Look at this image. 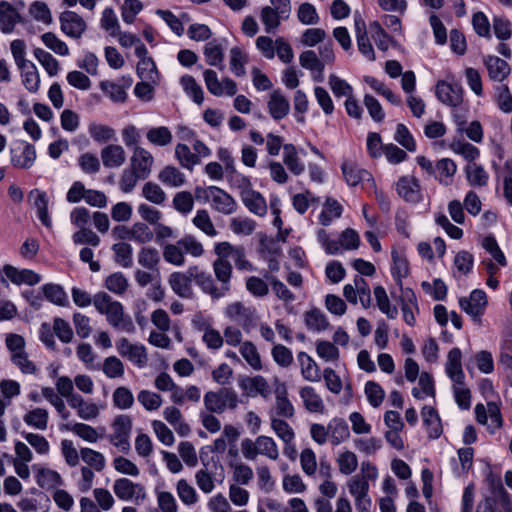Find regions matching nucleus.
I'll return each mask as SVG.
<instances>
[{"mask_svg":"<svg viewBox=\"0 0 512 512\" xmlns=\"http://www.w3.org/2000/svg\"><path fill=\"white\" fill-rule=\"evenodd\" d=\"M95 309L106 317L108 324L116 330L133 334L136 330L131 317L125 313L121 302L114 300L109 294L99 292L93 296Z\"/></svg>","mask_w":512,"mask_h":512,"instance_id":"obj_1","label":"nucleus"},{"mask_svg":"<svg viewBox=\"0 0 512 512\" xmlns=\"http://www.w3.org/2000/svg\"><path fill=\"white\" fill-rule=\"evenodd\" d=\"M195 198L199 202L209 203L214 210L224 215L233 214L237 209L235 199L217 186L196 187Z\"/></svg>","mask_w":512,"mask_h":512,"instance_id":"obj_2","label":"nucleus"},{"mask_svg":"<svg viewBox=\"0 0 512 512\" xmlns=\"http://www.w3.org/2000/svg\"><path fill=\"white\" fill-rule=\"evenodd\" d=\"M213 252L216 255L215 260L212 262L214 277L220 283L221 291L227 295L231 290L233 266L229 261L222 242L214 244Z\"/></svg>","mask_w":512,"mask_h":512,"instance_id":"obj_3","label":"nucleus"},{"mask_svg":"<svg viewBox=\"0 0 512 512\" xmlns=\"http://www.w3.org/2000/svg\"><path fill=\"white\" fill-rule=\"evenodd\" d=\"M204 405L211 413H223L226 409L234 410L240 400L236 391L230 388H222L219 391H209L204 395Z\"/></svg>","mask_w":512,"mask_h":512,"instance_id":"obj_4","label":"nucleus"},{"mask_svg":"<svg viewBox=\"0 0 512 512\" xmlns=\"http://www.w3.org/2000/svg\"><path fill=\"white\" fill-rule=\"evenodd\" d=\"M476 421L483 426H486L490 434H495L496 431L503 427L504 421L501 414L500 403L487 402L485 406L482 403L476 404L474 408Z\"/></svg>","mask_w":512,"mask_h":512,"instance_id":"obj_5","label":"nucleus"},{"mask_svg":"<svg viewBox=\"0 0 512 512\" xmlns=\"http://www.w3.org/2000/svg\"><path fill=\"white\" fill-rule=\"evenodd\" d=\"M291 14V4L288 2H276L261 8L260 19L267 33H274L281 25L282 20H287Z\"/></svg>","mask_w":512,"mask_h":512,"instance_id":"obj_6","label":"nucleus"},{"mask_svg":"<svg viewBox=\"0 0 512 512\" xmlns=\"http://www.w3.org/2000/svg\"><path fill=\"white\" fill-rule=\"evenodd\" d=\"M112 489L116 497L122 501L141 504L147 499L145 486L128 478L116 479Z\"/></svg>","mask_w":512,"mask_h":512,"instance_id":"obj_7","label":"nucleus"},{"mask_svg":"<svg viewBox=\"0 0 512 512\" xmlns=\"http://www.w3.org/2000/svg\"><path fill=\"white\" fill-rule=\"evenodd\" d=\"M132 418L129 415H118L112 422V433L109 435L110 443L121 452L130 450V435L132 431Z\"/></svg>","mask_w":512,"mask_h":512,"instance_id":"obj_8","label":"nucleus"},{"mask_svg":"<svg viewBox=\"0 0 512 512\" xmlns=\"http://www.w3.org/2000/svg\"><path fill=\"white\" fill-rule=\"evenodd\" d=\"M203 80L208 92L216 97H232L237 93V83L233 79L229 77L219 79L216 71L212 69H204Z\"/></svg>","mask_w":512,"mask_h":512,"instance_id":"obj_9","label":"nucleus"},{"mask_svg":"<svg viewBox=\"0 0 512 512\" xmlns=\"http://www.w3.org/2000/svg\"><path fill=\"white\" fill-rule=\"evenodd\" d=\"M347 488L354 499L357 512H371L372 499L369 496V483L359 475H355L348 479Z\"/></svg>","mask_w":512,"mask_h":512,"instance_id":"obj_10","label":"nucleus"},{"mask_svg":"<svg viewBox=\"0 0 512 512\" xmlns=\"http://www.w3.org/2000/svg\"><path fill=\"white\" fill-rule=\"evenodd\" d=\"M435 95L444 105L457 108L463 102L464 90L460 83L451 80H439L435 86Z\"/></svg>","mask_w":512,"mask_h":512,"instance_id":"obj_11","label":"nucleus"},{"mask_svg":"<svg viewBox=\"0 0 512 512\" xmlns=\"http://www.w3.org/2000/svg\"><path fill=\"white\" fill-rule=\"evenodd\" d=\"M115 346L118 354L136 367L144 368L147 365L148 354L143 344L139 342L132 343L127 338L121 337L116 341Z\"/></svg>","mask_w":512,"mask_h":512,"instance_id":"obj_12","label":"nucleus"},{"mask_svg":"<svg viewBox=\"0 0 512 512\" xmlns=\"http://www.w3.org/2000/svg\"><path fill=\"white\" fill-rule=\"evenodd\" d=\"M345 299L356 305L358 301L363 308H369L371 305V290L368 282L362 276H356L353 283H348L343 287Z\"/></svg>","mask_w":512,"mask_h":512,"instance_id":"obj_13","label":"nucleus"},{"mask_svg":"<svg viewBox=\"0 0 512 512\" xmlns=\"http://www.w3.org/2000/svg\"><path fill=\"white\" fill-rule=\"evenodd\" d=\"M458 302L460 308L477 322L481 321L488 305L487 295L481 289H474L468 297H460Z\"/></svg>","mask_w":512,"mask_h":512,"instance_id":"obj_14","label":"nucleus"},{"mask_svg":"<svg viewBox=\"0 0 512 512\" xmlns=\"http://www.w3.org/2000/svg\"><path fill=\"white\" fill-rule=\"evenodd\" d=\"M394 187L397 195L407 203L415 205L423 201L421 185L415 176H401Z\"/></svg>","mask_w":512,"mask_h":512,"instance_id":"obj_15","label":"nucleus"},{"mask_svg":"<svg viewBox=\"0 0 512 512\" xmlns=\"http://www.w3.org/2000/svg\"><path fill=\"white\" fill-rule=\"evenodd\" d=\"M11 164L20 169H29L36 160L35 147L27 141L18 140L10 147Z\"/></svg>","mask_w":512,"mask_h":512,"instance_id":"obj_16","label":"nucleus"},{"mask_svg":"<svg viewBox=\"0 0 512 512\" xmlns=\"http://www.w3.org/2000/svg\"><path fill=\"white\" fill-rule=\"evenodd\" d=\"M224 313L227 318L236 322L246 332H249L254 326L256 311L242 302L237 301L227 305Z\"/></svg>","mask_w":512,"mask_h":512,"instance_id":"obj_17","label":"nucleus"},{"mask_svg":"<svg viewBox=\"0 0 512 512\" xmlns=\"http://www.w3.org/2000/svg\"><path fill=\"white\" fill-rule=\"evenodd\" d=\"M189 273L190 276H192V281L195 282L203 293L211 296L213 299L226 296V294L221 291V287L216 285L215 279L209 272L200 269L197 265H193L189 267Z\"/></svg>","mask_w":512,"mask_h":512,"instance_id":"obj_18","label":"nucleus"},{"mask_svg":"<svg viewBox=\"0 0 512 512\" xmlns=\"http://www.w3.org/2000/svg\"><path fill=\"white\" fill-rule=\"evenodd\" d=\"M227 42L226 38H214L204 45L203 55L205 62L209 66L216 67L221 71L224 69V55Z\"/></svg>","mask_w":512,"mask_h":512,"instance_id":"obj_19","label":"nucleus"},{"mask_svg":"<svg viewBox=\"0 0 512 512\" xmlns=\"http://www.w3.org/2000/svg\"><path fill=\"white\" fill-rule=\"evenodd\" d=\"M153 164L154 158L151 152L141 146H137L133 149L130 158V169L140 176L141 180H145L149 177Z\"/></svg>","mask_w":512,"mask_h":512,"instance_id":"obj_20","label":"nucleus"},{"mask_svg":"<svg viewBox=\"0 0 512 512\" xmlns=\"http://www.w3.org/2000/svg\"><path fill=\"white\" fill-rule=\"evenodd\" d=\"M60 28L66 36L78 39L86 30V22L77 13L68 10L60 15Z\"/></svg>","mask_w":512,"mask_h":512,"instance_id":"obj_21","label":"nucleus"},{"mask_svg":"<svg viewBox=\"0 0 512 512\" xmlns=\"http://www.w3.org/2000/svg\"><path fill=\"white\" fill-rule=\"evenodd\" d=\"M299 397L304 409L309 413L324 414L326 406L320 393L313 386L305 385L299 388Z\"/></svg>","mask_w":512,"mask_h":512,"instance_id":"obj_22","label":"nucleus"},{"mask_svg":"<svg viewBox=\"0 0 512 512\" xmlns=\"http://www.w3.org/2000/svg\"><path fill=\"white\" fill-rule=\"evenodd\" d=\"M192 276L189 268L186 272H173L168 277V284L172 291L179 297L189 299L193 296Z\"/></svg>","mask_w":512,"mask_h":512,"instance_id":"obj_23","label":"nucleus"},{"mask_svg":"<svg viewBox=\"0 0 512 512\" xmlns=\"http://www.w3.org/2000/svg\"><path fill=\"white\" fill-rule=\"evenodd\" d=\"M300 65L310 71L313 81L321 83L324 81V65L313 50H306L299 56Z\"/></svg>","mask_w":512,"mask_h":512,"instance_id":"obj_24","label":"nucleus"},{"mask_svg":"<svg viewBox=\"0 0 512 512\" xmlns=\"http://www.w3.org/2000/svg\"><path fill=\"white\" fill-rule=\"evenodd\" d=\"M275 393V413L279 418L291 419L295 415V408L288 398V390L284 383H278Z\"/></svg>","mask_w":512,"mask_h":512,"instance_id":"obj_25","label":"nucleus"},{"mask_svg":"<svg viewBox=\"0 0 512 512\" xmlns=\"http://www.w3.org/2000/svg\"><path fill=\"white\" fill-rule=\"evenodd\" d=\"M124 83H117L109 80L100 82V89L114 103H125L127 100V89L132 84L131 77L123 78Z\"/></svg>","mask_w":512,"mask_h":512,"instance_id":"obj_26","label":"nucleus"},{"mask_svg":"<svg viewBox=\"0 0 512 512\" xmlns=\"http://www.w3.org/2000/svg\"><path fill=\"white\" fill-rule=\"evenodd\" d=\"M3 272L5 276L16 285H29L33 286L41 281L39 274L30 269H17L12 265H4Z\"/></svg>","mask_w":512,"mask_h":512,"instance_id":"obj_27","label":"nucleus"},{"mask_svg":"<svg viewBox=\"0 0 512 512\" xmlns=\"http://www.w3.org/2000/svg\"><path fill=\"white\" fill-rule=\"evenodd\" d=\"M29 201H31L33 207L36 209L38 219L47 228L52 227V220L48 213V196L46 192L33 189L28 195Z\"/></svg>","mask_w":512,"mask_h":512,"instance_id":"obj_28","label":"nucleus"},{"mask_svg":"<svg viewBox=\"0 0 512 512\" xmlns=\"http://www.w3.org/2000/svg\"><path fill=\"white\" fill-rule=\"evenodd\" d=\"M462 353L459 348H452L447 355L445 372L452 383L461 384L465 380V374L462 368Z\"/></svg>","mask_w":512,"mask_h":512,"instance_id":"obj_29","label":"nucleus"},{"mask_svg":"<svg viewBox=\"0 0 512 512\" xmlns=\"http://www.w3.org/2000/svg\"><path fill=\"white\" fill-rule=\"evenodd\" d=\"M401 310L403 319L409 326H414L416 323L415 311L419 310L417 297L414 291L410 288H401L400 296Z\"/></svg>","mask_w":512,"mask_h":512,"instance_id":"obj_30","label":"nucleus"},{"mask_svg":"<svg viewBox=\"0 0 512 512\" xmlns=\"http://www.w3.org/2000/svg\"><path fill=\"white\" fill-rule=\"evenodd\" d=\"M267 107L270 116L274 120L285 118L290 111V103L280 90H274L270 93Z\"/></svg>","mask_w":512,"mask_h":512,"instance_id":"obj_31","label":"nucleus"},{"mask_svg":"<svg viewBox=\"0 0 512 512\" xmlns=\"http://www.w3.org/2000/svg\"><path fill=\"white\" fill-rule=\"evenodd\" d=\"M239 386L252 397L261 395L263 398H268L271 394L270 385L267 380L260 375L243 379Z\"/></svg>","mask_w":512,"mask_h":512,"instance_id":"obj_32","label":"nucleus"},{"mask_svg":"<svg viewBox=\"0 0 512 512\" xmlns=\"http://www.w3.org/2000/svg\"><path fill=\"white\" fill-rule=\"evenodd\" d=\"M421 416L428 437L438 439L443 433V428L437 411L431 406H424L421 410Z\"/></svg>","mask_w":512,"mask_h":512,"instance_id":"obj_33","label":"nucleus"},{"mask_svg":"<svg viewBox=\"0 0 512 512\" xmlns=\"http://www.w3.org/2000/svg\"><path fill=\"white\" fill-rule=\"evenodd\" d=\"M69 406L74 409L77 416L84 421L95 420L103 408V406L92 401H85L81 395L74 397V401Z\"/></svg>","mask_w":512,"mask_h":512,"instance_id":"obj_34","label":"nucleus"},{"mask_svg":"<svg viewBox=\"0 0 512 512\" xmlns=\"http://www.w3.org/2000/svg\"><path fill=\"white\" fill-rule=\"evenodd\" d=\"M297 361L304 380L309 382H319L321 380L320 368L309 354L303 351L299 352Z\"/></svg>","mask_w":512,"mask_h":512,"instance_id":"obj_35","label":"nucleus"},{"mask_svg":"<svg viewBox=\"0 0 512 512\" xmlns=\"http://www.w3.org/2000/svg\"><path fill=\"white\" fill-rule=\"evenodd\" d=\"M329 441L338 446L350 437L349 426L343 418L334 417L328 422Z\"/></svg>","mask_w":512,"mask_h":512,"instance_id":"obj_36","label":"nucleus"},{"mask_svg":"<svg viewBox=\"0 0 512 512\" xmlns=\"http://www.w3.org/2000/svg\"><path fill=\"white\" fill-rule=\"evenodd\" d=\"M21 20V16L7 1H0V30L3 33H11L14 27Z\"/></svg>","mask_w":512,"mask_h":512,"instance_id":"obj_37","label":"nucleus"},{"mask_svg":"<svg viewBox=\"0 0 512 512\" xmlns=\"http://www.w3.org/2000/svg\"><path fill=\"white\" fill-rule=\"evenodd\" d=\"M484 64L490 79L493 81L502 82L510 74L509 64L497 56H487Z\"/></svg>","mask_w":512,"mask_h":512,"instance_id":"obj_38","label":"nucleus"},{"mask_svg":"<svg viewBox=\"0 0 512 512\" xmlns=\"http://www.w3.org/2000/svg\"><path fill=\"white\" fill-rule=\"evenodd\" d=\"M341 169L343 177L349 186H356L364 180L373 181L372 175L367 170L360 168L352 161L343 162Z\"/></svg>","mask_w":512,"mask_h":512,"instance_id":"obj_39","label":"nucleus"},{"mask_svg":"<svg viewBox=\"0 0 512 512\" xmlns=\"http://www.w3.org/2000/svg\"><path fill=\"white\" fill-rule=\"evenodd\" d=\"M103 165L107 168H118L125 163L126 153L121 145L110 144L101 150Z\"/></svg>","mask_w":512,"mask_h":512,"instance_id":"obj_40","label":"nucleus"},{"mask_svg":"<svg viewBox=\"0 0 512 512\" xmlns=\"http://www.w3.org/2000/svg\"><path fill=\"white\" fill-rule=\"evenodd\" d=\"M33 469L36 473V482L40 487L53 489L62 485V477L57 471L40 465H34Z\"/></svg>","mask_w":512,"mask_h":512,"instance_id":"obj_41","label":"nucleus"},{"mask_svg":"<svg viewBox=\"0 0 512 512\" xmlns=\"http://www.w3.org/2000/svg\"><path fill=\"white\" fill-rule=\"evenodd\" d=\"M271 429L276 436L285 444L284 452L288 454L289 446L294 443L295 432L291 425L279 417H271Z\"/></svg>","mask_w":512,"mask_h":512,"instance_id":"obj_42","label":"nucleus"},{"mask_svg":"<svg viewBox=\"0 0 512 512\" xmlns=\"http://www.w3.org/2000/svg\"><path fill=\"white\" fill-rule=\"evenodd\" d=\"M323 379L326 388L333 394L339 395L340 392L345 388L346 393L349 397L352 395L351 384L347 381H343L341 377L335 372L334 369L327 367L323 370Z\"/></svg>","mask_w":512,"mask_h":512,"instance_id":"obj_43","label":"nucleus"},{"mask_svg":"<svg viewBox=\"0 0 512 512\" xmlns=\"http://www.w3.org/2000/svg\"><path fill=\"white\" fill-rule=\"evenodd\" d=\"M241 200L245 207L253 214L263 217L267 214V203L264 196L252 189L241 196Z\"/></svg>","mask_w":512,"mask_h":512,"instance_id":"obj_44","label":"nucleus"},{"mask_svg":"<svg viewBox=\"0 0 512 512\" xmlns=\"http://www.w3.org/2000/svg\"><path fill=\"white\" fill-rule=\"evenodd\" d=\"M283 164L295 176H299L305 171V164L298 156L297 149L293 144H284Z\"/></svg>","mask_w":512,"mask_h":512,"instance_id":"obj_45","label":"nucleus"},{"mask_svg":"<svg viewBox=\"0 0 512 512\" xmlns=\"http://www.w3.org/2000/svg\"><path fill=\"white\" fill-rule=\"evenodd\" d=\"M164 419L182 437L190 433V426L184 421L181 411L175 406H168L163 410Z\"/></svg>","mask_w":512,"mask_h":512,"instance_id":"obj_46","label":"nucleus"},{"mask_svg":"<svg viewBox=\"0 0 512 512\" xmlns=\"http://www.w3.org/2000/svg\"><path fill=\"white\" fill-rule=\"evenodd\" d=\"M224 248L228 254V258L234 261L238 270L253 271L254 267L251 262L246 258L245 250L241 246H234L228 241H222Z\"/></svg>","mask_w":512,"mask_h":512,"instance_id":"obj_47","label":"nucleus"},{"mask_svg":"<svg viewBox=\"0 0 512 512\" xmlns=\"http://www.w3.org/2000/svg\"><path fill=\"white\" fill-rule=\"evenodd\" d=\"M436 179L440 184L448 186L453 182V177L457 172L456 163L450 158L440 159L436 165Z\"/></svg>","mask_w":512,"mask_h":512,"instance_id":"obj_48","label":"nucleus"},{"mask_svg":"<svg viewBox=\"0 0 512 512\" xmlns=\"http://www.w3.org/2000/svg\"><path fill=\"white\" fill-rule=\"evenodd\" d=\"M147 141L156 147H165L172 143L173 135L166 126L151 127L146 132Z\"/></svg>","mask_w":512,"mask_h":512,"instance_id":"obj_49","label":"nucleus"},{"mask_svg":"<svg viewBox=\"0 0 512 512\" xmlns=\"http://www.w3.org/2000/svg\"><path fill=\"white\" fill-rule=\"evenodd\" d=\"M23 421L29 427L45 431L48 427L49 413L46 409L37 407L26 412Z\"/></svg>","mask_w":512,"mask_h":512,"instance_id":"obj_50","label":"nucleus"},{"mask_svg":"<svg viewBox=\"0 0 512 512\" xmlns=\"http://www.w3.org/2000/svg\"><path fill=\"white\" fill-rule=\"evenodd\" d=\"M466 179L473 187H485L489 181V174L483 166L477 163H468L465 167Z\"/></svg>","mask_w":512,"mask_h":512,"instance_id":"obj_51","label":"nucleus"},{"mask_svg":"<svg viewBox=\"0 0 512 512\" xmlns=\"http://www.w3.org/2000/svg\"><path fill=\"white\" fill-rule=\"evenodd\" d=\"M158 179L165 186L177 188L185 184L186 178L177 167L165 166L158 174Z\"/></svg>","mask_w":512,"mask_h":512,"instance_id":"obj_52","label":"nucleus"},{"mask_svg":"<svg viewBox=\"0 0 512 512\" xmlns=\"http://www.w3.org/2000/svg\"><path fill=\"white\" fill-rule=\"evenodd\" d=\"M343 207L332 198H327L323 204V209L319 214V222L323 226H329L333 220L341 217Z\"/></svg>","mask_w":512,"mask_h":512,"instance_id":"obj_53","label":"nucleus"},{"mask_svg":"<svg viewBox=\"0 0 512 512\" xmlns=\"http://www.w3.org/2000/svg\"><path fill=\"white\" fill-rule=\"evenodd\" d=\"M81 460L85 463L84 466H87L97 472H101L106 467V458L105 456L92 448L82 447L80 449Z\"/></svg>","mask_w":512,"mask_h":512,"instance_id":"obj_54","label":"nucleus"},{"mask_svg":"<svg viewBox=\"0 0 512 512\" xmlns=\"http://www.w3.org/2000/svg\"><path fill=\"white\" fill-rule=\"evenodd\" d=\"M88 133L95 142L106 143L116 140L115 130L106 124L90 122L88 125Z\"/></svg>","mask_w":512,"mask_h":512,"instance_id":"obj_55","label":"nucleus"},{"mask_svg":"<svg viewBox=\"0 0 512 512\" xmlns=\"http://www.w3.org/2000/svg\"><path fill=\"white\" fill-rule=\"evenodd\" d=\"M364 81L368 84L376 93L383 96L389 103L395 106H400L402 101L400 96L396 95L386 84L375 77L365 76Z\"/></svg>","mask_w":512,"mask_h":512,"instance_id":"obj_56","label":"nucleus"},{"mask_svg":"<svg viewBox=\"0 0 512 512\" xmlns=\"http://www.w3.org/2000/svg\"><path fill=\"white\" fill-rule=\"evenodd\" d=\"M374 297L377 307L389 319H395L398 316V309L392 305L384 287L376 286L374 288Z\"/></svg>","mask_w":512,"mask_h":512,"instance_id":"obj_57","label":"nucleus"},{"mask_svg":"<svg viewBox=\"0 0 512 512\" xmlns=\"http://www.w3.org/2000/svg\"><path fill=\"white\" fill-rule=\"evenodd\" d=\"M162 256L165 262L176 267H182L186 263L183 248L178 241L175 244H165L162 248Z\"/></svg>","mask_w":512,"mask_h":512,"instance_id":"obj_58","label":"nucleus"},{"mask_svg":"<svg viewBox=\"0 0 512 512\" xmlns=\"http://www.w3.org/2000/svg\"><path fill=\"white\" fill-rule=\"evenodd\" d=\"M256 447L258 456L262 455L273 461L279 458V448L272 437L265 435L256 437Z\"/></svg>","mask_w":512,"mask_h":512,"instance_id":"obj_59","label":"nucleus"},{"mask_svg":"<svg viewBox=\"0 0 512 512\" xmlns=\"http://www.w3.org/2000/svg\"><path fill=\"white\" fill-rule=\"evenodd\" d=\"M180 84L185 94L196 104L200 105L204 101V91L191 75H184L180 78Z\"/></svg>","mask_w":512,"mask_h":512,"instance_id":"obj_60","label":"nucleus"},{"mask_svg":"<svg viewBox=\"0 0 512 512\" xmlns=\"http://www.w3.org/2000/svg\"><path fill=\"white\" fill-rule=\"evenodd\" d=\"M22 83L27 90L32 93L38 91L40 86V76L34 63L26 64L20 68Z\"/></svg>","mask_w":512,"mask_h":512,"instance_id":"obj_61","label":"nucleus"},{"mask_svg":"<svg viewBox=\"0 0 512 512\" xmlns=\"http://www.w3.org/2000/svg\"><path fill=\"white\" fill-rule=\"evenodd\" d=\"M435 393L434 380L432 376L427 372L421 373L419 376L418 387H414L412 389L413 397L418 400H423L428 396L434 397Z\"/></svg>","mask_w":512,"mask_h":512,"instance_id":"obj_62","label":"nucleus"},{"mask_svg":"<svg viewBox=\"0 0 512 512\" xmlns=\"http://www.w3.org/2000/svg\"><path fill=\"white\" fill-rule=\"evenodd\" d=\"M192 223L208 237L213 238L218 235V231L216 230L208 211L205 209H200L196 212L192 219Z\"/></svg>","mask_w":512,"mask_h":512,"instance_id":"obj_63","label":"nucleus"},{"mask_svg":"<svg viewBox=\"0 0 512 512\" xmlns=\"http://www.w3.org/2000/svg\"><path fill=\"white\" fill-rule=\"evenodd\" d=\"M229 64L231 72L237 77H243L246 74L247 55L238 46L230 49Z\"/></svg>","mask_w":512,"mask_h":512,"instance_id":"obj_64","label":"nucleus"}]
</instances>
